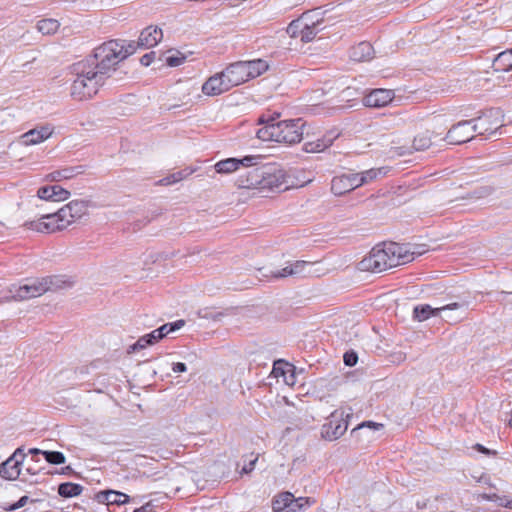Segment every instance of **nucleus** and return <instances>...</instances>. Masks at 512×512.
Segmentation results:
<instances>
[{
    "label": "nucleus",
    "mask_w": 512,
    "mask_h": 512,
    "mask_svg": "<svg viewBox=\"0 0 512 512\" xmlns=\"http://www.w3.org/2000/svg\"><path fill=\"white\" fill-rule=\"evenodd\" d=\"M414 259L403 246L391 242L375 246L359 263L361 271L380 273L389 268L406 264Z\"/></svg>",
    "instance_id": "1"
},
{
    "label": "nucleus",
    "mask_w": 512,
    "mask_h": 512,
    "mask_svg": "<svg viewBox=\"0 0 512 512\" xmlns=\"http://www.w3.org/2000/svg\"><path fill=\"white\" fill-rule=\"evenodd\" d=\"M256 165L245 167L246 171L241 173L236 184L241 189H252L262 193L280 189L285 183V173L282 169L273 164Z\"/></svg>",
    "instance_id": "2"
},
{
    "label": "nucleus",
    "mask_w": 512,
    "mask_h": 512,
    "mask_svg": "<svg viewBox=\"0 0 512 512\" xmlns=\"http://www.w3.org/2000/svg\"><path fill=\"white\" fill-rule=\"evenodd\" d=\"M135 52L134 41L110 40L94 49L90 64L106 80L116 66Z\"/></svg>",
    "instance_id": "3"
},
{
    "label": "nucleus",
    "mask_w": 512,
    "mask_h": 512,
    "mask_svg": "<svg viewBox=\"0 0 512 512\" xmlns=\"http://www.w3.org/2000/svg\"><path fill=\"white\" fill-rule=\"evenodd\" d=\"M258 124H265L256 131V136L262 141H275L284 144L299 143L304 136L306 122L301 119L283 120L274 123V118L261 116Z\"/></svg>",
    "instance_id": "4"
},
{
    "label": "nucleus",
    "mask_w": 512,
    "mask_h": 512,
    "mask_svg": "<svg viewBox=\"0 0 512 512\" xmlns=\"http://www.w3.org/2000/svg\"><path fill=\"white\" fill-rule=\"evenodd\" d=\"M72 73L75 78L71 84L70 95L77 101L92 98L105 82L104 76L95 71L89 60L73 64Z\"/></svg>",
    "instance_id": "5"
},
{
    "label": "nucleus",
    "mask_w": 512,
    "mask_h": 512,
    "mask_svg": "<svg viewBox=\"0 0 512 512\" xmlns=\"http://www.w3.org/2000/svg\"><path fill=\"white\" fill-rule=\"evenodd\" d=\"M51 279L32 280L24 284H13L8 291L0 295V302L22 301L41 296L50 289Z\"/></svg>",
    "instance_id": "6"
},
{
    "label": "nucleus",
    "mask_w": 512,
    "mask_h": 512,
    "mask_svg": "<svg viewBox=\"0 0 512 512\" xmlns=\"http://www.w3.org/2000/svg\"><path fill=\"white\" fill-rule=\"evenodd\" d=\"M69 226V221L64 217L61 208L54 213H45L39 219L25 223L29 230L41 233H54Z\"/></svg>",
    "instance_id": "7"
},
{
    "label": "nucleus",
    "mask_w": 512,
    "mask_h": 512,
    "mask_svg": "<svg viewBox=\"0 0 512 512\" xmlns=\"http://www.w3.org/2000/svg\"><path fill=\"white\" fill-rule=\"evenodd\" d=\"M350 416V413H345L343 410H335L328 418V422L322 426L321 435L325 440L334 441L339 439L347 431L348 422L345 419Z\"/></svg>",
    "instance_id": "8"
},
{
    "label": "nucleus",
    "mask_w": 512,
    "mask_h": 512,
    "mask_svg": "<svg viewBox=\"0 0 512 512\" xmlns=\"http://www.w3.org/2000/svg\"><path fill=\"white\" fill-rule=\"evenodd\" d=\"M320 264L318 261H303L298 260L289 263L283 269L273 272L272 276L275 278H284L287 276H319L321 270L317 267Z\"/></svg>",
    "instance_id": "9"
},
{
    "label": "nucleus",
    "mask_w": 512,
    "mask_h": 512,
    "mask_svg": "<svg viewBox=\"0 0 512 512\" xmlns=\"http://www.w3.org/2000/svg\"><path fill=\"white\" fill-rule=\"evenodd\" d=\"M260 155H248L241 159L227 158L215 164V170L221 174H228L240 169V167H250L256 165L262 160Z\"/></svg>",
    "instance_id": "10"
},
{
    "label": "nucleus",
    "mask_w": 512,
    "mask_h": 512,
    "mask_svg": "<svg viewBox=\"0 0 512 512\" xmlns=\"http://www.w3.org/2000/svg\"><path fill=\"white\" fill-rule=\"evenodd\" d=\"M26 457L22 448H17L14 453L0 464V476L6 480H15L21 472V465Z\"/></svg>",
    "instance_id": "11"
},
{
    "label": "nucleus",
    "mask_w": 512,
    "mask_h": 512,
    "mask_svg": "<svg viewBox=\"0 0 512 512\" xmlns=\"http://www.w3.org/2000/svg\"><path fill=\"white\" fill-rule=\"evenodd\" d=\"M499 114L498 110H490L482 116L473 119L474 131L481 135L495 133L502 126L501 121L498 119Z\"/></svg>",
    "instance_id": "12"
},
{
    "label": "nucleus",
    "mask_w": 512,
    "mask_h": 512,
    "mask_svg": "<svg viewBox=\"0 0 512 512\" xmlns=\"http://www.w3.org/2000/svg\"><path fill=\"white\" fill-rule=\"evenodd\" d=\"M473 121L465 120L452 126L448 131L446 139L450 144H462L474 137Z\"/></svg>",
    "instance_id": "13"
},
{
    "label": "nucleus",
    "mask_w": 512,
    "mask_h": 512,
    "mask_svg": "<svg viewBox=\"0 0 512 512\" xmlns=\"http://www.w3.org/2000/svg\"><path fill=\"white\" fill-rule=\"evenodd\" d=\"M163 38L162 29L158 26H148L143 29L139 35V38L135 44V50L137 48L149 49L156 46Z\"/></svg>",
    "instance_id": "14"
},
{
    "label": "nucleus",
    "mask_w": 512,
    "mask_h": 512,
    "mask_svg": "<svg viewBox=\"0 0 512 512\" xmlns=\"http://www.w3.org/2000/svg\"><path fill=\"white\" fill-rule=\"evenodd\" d=\"M54 132V127L50 124L37 126L26 133L20 138L23 145L30 146L42 143L49 139Z\"/></svg>",
    "instance_id": "15"
},
{
    "label": "nucleus",
    "mask_w": 512,
    "mask_h": 512,
    "mask_svg": "<svg viewBox=\"0 0 512 512\" xmlns=\"http://www.w3.org/2000/svg\"><path fill=\"white\" fill-rule=\"evenodd\" d=\"M394 96L393 90L382 88L374 89L364 97L363 103L367 107L382 108L391 103Z\"/></svg>",
    "instance_id": "16"
},
{
    "label": "nucleus",
    "mask_w": 512,
    "mask_h": 512,
    "mask_svg": "<svg viewBox=\"0 0 512 512\" xmlns=\"http://www.w3.org/2000/svg\"><path fill=\"white\" fill-rule=\"evenodd\" d=\"M231 89L226 77L222 72L209 77L202 85V92L207 96L220 95Z\"/></svg>",
    "instance_id": "17"
},
{
    "label": "nucleus",
    "mask_w": 512,
    "mask_h": 512,
    "mask_svg": "<svg viewBox=\"0 0 512 512\" xmlns=\"http://www.w3.org/2000/svg\"><path fill=\"white\" fill-rule=\"evenodd\" d=\"M338 136V132L329 131L321 138L306 141L304 143L303 150L307 153L323 152L333 144V142L338 138Z\"/></svg>",
    "instance_id": "18"
},
{
    "label": "nucleus",
    "mask_w": 512,
    "mask_h": 512,
    "mask_svg": "<svg viewBox=\"0 0 512 512\" xmlns=\"http://www.w3.org/2000/svg\"><path fill=\"white\" fill-rule=\"evenodd\" d=\"M63 215L69 221V225L85 216L88 212V202L85 200H73L61 208Z\"/></svg>",
    "instance_id": "19"
},
{
    "label": "nucleus",
    "mask_w": 512,
    "mask_h": 512,
    "mask_svg": "<svg viewBox=\"0 0 512 512\" xmlns=\"http://www.w3.org/2000/svg\"><path fill=\"white\" fill-rule=\"evenodd\" d=\"M222 76L226 77L231 88L249 80L242 61L230 64L222 71Z\"/></svg>",
    "instance_id": "20"
},
{
    "label": "nucleus",
    "mask_w": 512,
    "mask_h": 512,
    "mask_svg": "<svg viewBox=\"0 0 512 512\" xmlns=\"http://www.w3.org/2000/svg\"><path fill=\"white\" fill-rule=\"evenodd\" d=\"M458 307V303H453L440 308H433L430 305H419L414 308L413 315L416 320L422 322L427 320L431 316H439L442 314V312L457 309Z\"/></svg>",
    "instance_id": "21"
},
{
    "label": "nucleus",
    "mask_w": 512,
    "mask_h": 512,
    "mask_svg": "<svg viewBox=\"0 0 512 512\" xmlns=\"http://www.w3.org/2000/svg\"><path fill=\"white\" fill-rule=\"evenodd\" d=\"M373 47L369 42H361L350 50V58L356 62L367 61L372 58Z\"/></svg>",
    "instance_id": "22"
},
{
    "label": "nucleus",
    "mask_w": 512,
    "mask_h": 512,
    "mask_svg": "<svg viewBox=\"0 0 512 512\" xmlns=\"http://www.w3.org/2000/svg\"><path fill=\"white\" fill-rule=\"evenodd\" d=\"M242 63L245 67V71L249 80L260 76L268 69V64L262 59L242 61Z\"/></svg>",
    "instance_id": "23"
},
{
    "label": "nucleus",
    "mask_w": 512,
    "mask_h": 512,
    "mask_svg": "<svg viewBox=\"0 0 512 512\" xmlns=\"http://www.w3.org/2000/svg\"><path fill=\"white\" fill-rule=\"evenodd\" d=\"M352 191L349 178L346 173L333 177L331 181V192L336 196H342Z\"/></svg>",
    "instance_id": "24"
},
{
    "label": "nucleus",
    "mask_w": 512,
    "mask_h": 512,
    "mask_svg": "<svg viewBox=\"0 0 512 512\" xmlns=\"http://www.w3.org/2000/svg\"><path fill=\"white\" fill-rule=\"evenodd\" d=\"M321 22L319 20L314 21L310 17V13H308V20H304L305 29H303L301 42L308 43L312 41L316 35L321 31L319 28Z\"/></svg>",
    "instance_id": "25"
},
{
    "label": "nucleus",
    "mask_w": 512,
    "mask_h": 512,
    "mask_svg": "<svg viewBox=\"0 0 512 512\" xmlns=\"http://www.w3.org/2000/svg\"><path fill=\"white\" fill-rule=\"evenodd\" d=\"M294 495L290 492L281 493L276 497L273 501V510L274 512H281L286 510L289 512L291 503L293 502Z\"/></svg>",
    "instance_id": "26"
},
{
    "label": "nucleus",
    "mask_w": 512,
    "mask_h": 512,
    "mask_svg": "<svg viewBox=\"0 0 512 512\" xmlns=\"http://www.w3.org/2000/svg\"><path fill=\"white\" fill-rule=\"evenodd\" d=\"M387 173L388 169L386 167L371 168L360 172L363 185L374 182L377 179L384 177Z\"/></svg>",
    "instance_id": "27"
},
{
    "label": "nucleus",
    "mask_w": 512,
    "mask_h": 512,
    "mask_svg": "<svg viewBox=\"0 0 512 512\" xmlns=\"http://www.w3.org/2000/svg\"><path fill=\"white\" fill-rule=\"evenodd\" d=\"M304 20H308V13H304L301 17L293 20L287 27L286 32L292 38L299 37L301 39L304 26Z\"/></svg>",
    "instance_id": "28"
},
{
    "label": "nucleus",
    "mask_w": 512,
    "mask_h": 512,
    "mask_svg": "<svg viewBox=\"0 0 512 512\" xmlns=\"http://www.w3.org/2000/svg\"><path fill=\"white\" fill-rule=\"evenodd\" d=\"M82 490L83 487L81 485L71 482L62 483L58 487L59 495L65 498L78 496Z\"/></svg>",
    "instance_id": "29"
},
{
    "label": "nucleus",
    "mask_w": 512,
    "mask_h": 512,
    "mask_svg": "<svg viewBox=\"0 0 512 512\" xmlns=\"http://www.w3.org/2000/svg\"><path fill=\"white\" fill-rule=\"evenodd\" d=\"M432 144L429 131L418 134L413 140V147L417 151L428 149Z\"/></svg>",
    "instance_id": "30"
},
{
    "label": "nucleus",
    "mask_w": 512,
    "mask_h": 512,
    "mask_svg": "<svg viewBox=\"0 0 512 512\" xmlns=\"http://www.w3.org/2000/svg\"><path fill=\"white\" fill-rule=\"evenodd\" d=\"M78 168L79 167H76V168H65V169H61V170H58V171H54V172H52V173H50L48 175V178L51 181H61L63 179H71L76 174L80 173L78 171Z\"/></svg>",
    "instance_id": "31"
},
{
    "label": "nucleus",
    "mask_w": 512,
    "mask_h": 512,
    "mask_svg": "<svg viewBox=\"0 0 512 512\" xmlns=\"http://www.w3.org/2000/svg\"><path fill=\"white\" fill-rule=\"evenodd\" d=\"M60 24L55 19H42L38 22L37 28L42 34H53L55 33Z\"/></svg>",
    "instance_id": "32"
},
{
    "label": "nucleus",
    "mask_w": 512,
    "mask_h": 512,
    "mask_svg": "<svg viewBox=\"0 0 512 512\" xmlns=\"http://www.w3.org/2000/svg\"><path fill=\"white\" fill-rule=\"evenodd\" d=\"M104 497H105V501L107 502V504L120 505V504H125L129 501L128 495L121 493V492H117V491H107L104 494Z\"/></svg>",
    "instance_id": "33"
},
{
    "label": "nucleus",
    "mask_w": 512,
    "mask_h": 512,
    "mask_svg": "<svg viewBox=\"0 0 512 512\" xmlns=\"http://www.w3.org/2000/svg\"><path fill=\"white\" fill-rule=\"evenodd\" d=\"M183 325H184V321L178 320L174 323H166L155 330L157 331V335L160 337V339H163L171 332H174V331L180 329L181 327H183Z\"/></svg>",
    "instance_id": "34"
},
{
    "label": "nucleus",
    "mask_w": 512,
    "mask_h": 512,
    "mask_svg": "<svg viewBox=\"0 0 512 512\" xmlns=\"http://www.w3.org/2000/svg\"><path fill=\"white\" fill-rule=\"evenodd\" d=\"M493 192V188L491 186H481L474 189L472 192L468 193L463 199H474L478 200L481 198H485L491 195Z\"/></svg>",
    "instance_id": "35"
},
{
    "label": "nucleus",
    "mask_w": 512,
    "mask_h": 512,
    "mask_svg": "<svg viewBox=\"0 0 512 512\" xmlns=\"http://www.w3.org/2000/svg\"><path fill=\"white\" fill-rule=\"evenodd\" d=\"M42 455L45 457V460L54 465H60L65 463L66 458L62 452L59 451H45L42 452Z\"/></svg>",
    "instance_id": "36"
},
{
    "label": "nucleus",
    "mask_w": 512,
    "mask_h": 512,
    "mask_svg": "<svg viewBox=\"0 0 512 512\" xmlns=\"http://www.w3.org/2000/svg\"><path fill=\"white\" fill-rule=\"evenodd\" d=\"M51 193L53 196V202H60L64 201L69 198L70 192L66 189L62 188L59 185H52L51 186Z\"/></svg>",
    "instance_id": "37"
},
{
    "label": "nucleus",
    "mask_w": 512,
    "mask_h": 512,
    "mask_svg": "<svg viewBox=\"0 0 512 512\" xmlns=\"http://www.w3.org/2000/svg\"><path fill=\"white\" fill-rule=\"evenodd\" d=\"M310 498L308 497H299V498H293V502L291 503L289 512H299L302 509L310 506Z\"/></svg>",
    "instance_id": "38"
},
{
    "label": "nucleus",
    "mask_w": 512,
    "mask_h": 512,
    "mask_svg": "<svg viewBox=\"0 0 512 512\" xmlns=\"http://www.w3.org/2000/svg\"><path fill=\"white\" fill-rule=\"evenodd\" d=\"M188 174H186L184 171H178V172H175L169 176H166L164 178H162L159 183L161 185H172V184H175L181 180H183Z\"/></svg>",
    "instance_id": "39"
},
{
    "label": "nucleus",
    "mask_w": 512,
    "mask_h": 512,
    "mask_svg": "<svg viewBox=\"0 0 512 512\" xmlns=\"http://www.w3.org/2000/svg\"><path fill=\"white\" fill-rule=\"evenodd\" d=\"M480 497L484 500H488V501H499V504L504 506V507H507L509 509H512V500H504L502 498H500L499 496H497L496 494H481Z\"/></svg>",
    "instance_id": "40"
},
{
    "label": "nucleus",
    "mask_w": 512,
    "mask_h": 512,
    "mask_svg": "<svg viewBox=\"0 0 512 512\" xmlns=\"http://www.w3.org/2000/svg\"><path fill=\"white\" fill-rule=\"evenodd\" d=\"M346 175L349 178V183L352 190L363 186L360 172H349L346 173Z\"/></svg>",
    "instance_id": "41"
},
{
    "label": "nucleus",
    "mask_w": 512,
    "mask_h": 512,
    "mask_svg": "<svg viewBox=\"0 0 512 512\" xmlns=\"http://www.w3.org/2000/svg\"><path fill=\"white\" fill-rule=\"evenodd\" d=\"M151 342L148 341L147 335L141 336L136 343L130 346L129 352H135L136 350L144 349L147 346H150Z\"/></svg>",
    "instance_id": "42"
},
{
    "label": "nucleus",
    "mask_w": 512,
    "mask_h": 512,
    "mask_svg": "<svg viewBox=\"0 0 512 512\" xmlns=\"http://www.w3.org/2000/svg\"><path fill=\"white\" fill-rule=\"evenodd\" d=\"M151 342L148 341L147 335L141 336L136 343L130 346L129 352H135L136 350L144 349L147 346H150Z\"/></svg>",
    "instance_id": "43"
},
{
    "label": "nucleus",
    "mask_w": 512,
    "mask_h": 512,
    "mask_svg": "<svg viewBox=\"0 0 512 512\" xmlns=\"http://www.w3.org/2000/svg\"><path fill=\"white\" fill-rule=\"evenodd\" d=\"M37 196L41 200L53 202L51 186H44L38 189Z\"/></svg>",
    "instance_id": "44"
},
{
    "label": "nucleus",
    "mask_w": 512,
    "mask_h": 512,
    "mask_svg": "<svg viewBox=\"0 0 512 512\" xmlns=\"http://www.w3.org/2000/svg\"><path fill=\"white\" fill-rule=\"evenodd\" d=\"M366 427L373 429V430H380L384 427V425L381 423L373 422V421H365V422H362L361 424H359L356 428H354L352 430V433H355L356 431L361 430Z\"/></svg>",
    "instance_id": "45"
},
{
    "label": "nucleus",
    "mask_w": 512,
    "mask_h": 512,
    "mask_svg": "<svg viewBox=\"0 0 512 512\" xmlns=\"http://www.w3.org/2000/svg\"><path fill=\"white\" fill-rule=\"evenodd\" d=\"M285 368H286L287 375H284L283 380L287 385L292 386L295 384V376H294V372H293L294 367L292 365L285 364Z\"/></svg>",
    "instance_id": "46"
},
{
    "label": "nucleus",
    "mask_w": 512,
    "mask_h": 512,
    "mask_svg": "<svg viewBox=\"0 0 512 512\" xmlns=\"http://www.w3.org/2000/svg\"><path fill=\"white\" fill-rule=\"evenodd\" d=\"M285 364L286 363H283L281 361L274 363L273 373H274L275 377H277V378L283 377L284 378V375H287Z\"/></svg>",
    "instance_id": "47"
},
{
    "label": "nucleus",
    "mask_w": 512,
    "mask_h": 512,
    "mask_svg": "<svg viewBox=\"0 0 512 512\" xmlns=\"http://www.w3.org/2000/svg\"><path fill=\"white\" fill-rule=\"evenodd\" d=\"M343 359L346 366L352 367L357 363L358 356L354 351H350L344 354Z\"/></svg>",
    "instance_id": "48"
},
{
    "label": "nucleus",
    "mask_w": 512,
    "mask_h": 512,
    "mask_svg": "<svg viewBox=\"0 0 512 512\" xmlns=\"http://www.w3.org/2000/svg\"><path fill=\"white\" fill-rule=\"evenodd\" d=\"M28 502H29V497L24 495L17 502H15L14 504H12L8 508H6V510L15 511L19 508L24 507Z\"/></svg>",
    "instance_id": "49"
},
{
    "label": "nucleus",
    "mask_w": 512,
    "mask_h": 512,
    "mask_svg": "<svg viewBox=\"0 0 512 512\" xmlns=\"http://www.w3.org/2000/svg\"><path fill=\"white\" fill-rule=\"evenodd\" d=\"M184 60H185L184 57L169 56L166 59V63L170 67H176V66L181 65Z\"/></svg>",
    "instance_id": "50"
},
{
    "label": "nucleus",
    "mask_w": 512,
    "mask_h": 512,
    "mask_svg": "<svg viewBox=\"0 0 512 512\" xmlns=\"http://www.w3.org/2000/svg\"><path fill=\"white\" fill-rule=\"evenodd\" d=\"M154 57H155V52L147 53L141 57L140 63L144 66H149Z\"/></svg>",
    "instance_id": "51"
},
{
    "label": "nucleus",
    "mask_w": 512,
    "mask_h": 512,
    "mask_svg": "<svg viewBox=\"0 0 512 512\" xmlns=\"http://www.w3.org/2000/svg\"><path fill=\"white\" fill-rule=\"evenodd\" d=\"M172 370L175 373H182V372H185L187 370V366H186L185 363H182V362L174 363L173 366H172Z\"/></svg>",
    "instance_id": "52"
},
{
    "label": "nucleus",
    "mask_w": 512,
    "mask_h": 512,
    "mask_svg": "<svg viewBox=\"0 0 512 512\" xmlns=\"http://www.w3.org/2000/svg\"><path fill=\"white\" fill-rule=\"evenodd\" d=\"M147 337H148V341L151 342V345H154L155 343H157L158 341H160V337L157 335V331L156 330H153L151 333L149 334H146Z\"/></svg>",
    "instance_id": "53"
},
{
    "label": "nucleus",
    "mask_w": 512,
    "mask_h": 512,
    "mask_svg": "<svg viewBox=\"0 0 512 512\" xmlns=\"http://www.w3.org/2000/svg\"><path fill=\"white\" fill-rule=\"evenodd\" d=\"M257 460H258V458L255 457L248 464L244 465V467L242 468V472L250 473L254 469V466H255V463H256Z\"/></svg>",
    "instance_id": "54"
},
{
    "label": "nucleus",
    "mask_w": 512,
    "mask_h": 512,
    "mask_svg": "<svg viewBox=\"0 0 512 512\" xmlns=\"http://www.w3.org/2000/svg\"><path fill=\"white\" fill-rule=\"evenodd\" d=\"M475 449L481 453H484L486 455H495L496 454V451H492V450H489L487 448H485L483 445L481 444H476L475 445Z\"/></svg>",
    "instance_id": "55"
},
{
    "label": "nucleus",
    "mask_w": 512,
    "mask_h": 512,
    "mask_svg": "<svg viewBox=\"0 0 512 512\" xmlns=\"http://www.w3.org/2000/svg\"><path fill=\"white\" fill-rule=\"evenodd\" d=\"M148 507H149V504L141 506L140 508L135 509L134 512H149Z\"/></svg>",
    "instance_id": "56"
},
{
    "label": "nucleus",
    "mask_w": 512,
    "mask_h": 512,
    "mask_svg": "<svg viewBox=\"0 0 512 512\" xmlns=\"http://www.w3.org/2000/svg\"><path fill=\"white\" fill-rule=\"evenodd\" d=\"M42 452L43 451L38 449V448H32V449L29 450L30 454H40V453L42 454Z\"/></svg>",
    "instance_id": "57"
},
{
    "label": "nucleus",
    "mask_w": 512,
    "mask_h": 512,
    "mask_svg": "<svg viewBox=\"0 0 512 512\" xmlns=\"http://www.w3.org/2000/svg\"><path fill=\"white\" fill-rule=\"evenodd\" d=\"M446 320L447 321H455V322H457L459 320V318L458 317H447Z\"/></svg>",
    "instance_id": "58"
},
{
    "label": "nucleus",
    "mask_w": 512,
    "mask_h": 512,
    "mask_svg": "<svg viewBox=\"0 0 512 512\" xmlns=\"http://www.w3.org/2000/svg\"><path fill=\"white\" fill-rule=\"evenodd\" d=\"M510 55H512V50L509 52ZM509 69H512V62L509 64Z\"/></svg>",
    "instance_id": "59"
},
{
    "label": "nucleus",
    "mask_w": 512,
    "mask_h": 512,
    "mask_svg": "<svg viewBox=\"0 0 512 512\" xmlns=\"http://www.w3.org/2000/svg\"><path fill=\"white\" fill-rule=\"evenodd\" d=\"M404 153H406V151H405V150H401V151H399V152H398V154H399V155H402V154H404Z\"/></svg>",
    "instance_id": "60"
},
{
    "label": "nucleus",
    "mask_w": 512,
    "mask_h": 512,
    "mask_svg": "<svg viewBox=\"0 0 512 512\" xmlns=\"http://www.w3.org/2000/svg\"><path fill=\"white\" fill-rule=\"evenodd\" d=\"M403 359H404V357L400 354L399 355V360H403Z\"/></svg>",
    "instance_id": "61"
},
{
    "label": "nucleus",
    "mask_w": 512,
    "mask_h": 512,
    "mask_svg": "<svg viewBox=\"0 0 512 512\" xmlns=\"http://www.w3.org/2000/svg\"><path fill=\"white\" fill-rule=\"evenodd\" d=\"M505 55H506V53H501V54L499 55V57H503V56H505Z\"/></svg>",
    "instance_id": "62"
}]
</instances>
